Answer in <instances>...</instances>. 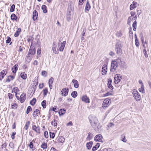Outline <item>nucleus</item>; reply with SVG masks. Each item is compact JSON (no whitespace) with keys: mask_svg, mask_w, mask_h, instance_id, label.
<instances>
[{"mask_svg":"<svg viewBox=\"0 0 151 151\" xmlns=\"http://www.w3.org/2000/svg\"><path fill=\"white\" fill-rule=\"evenodd\" d=\"M36 53V49L35 46H34L32 43L31 44L30 47L28 55L27 56V59L29 60L30 62L32 59V57L30 55H33L35 54Z\"/></svg>","mask_w":151,"mask_h":151,"instance_id":"1","label":"nucleus"},{"mask_svg":"<svg viewBox=\"0 0 151 151\" xmlns=\"http://www.w3.org/2000/svg\"><path fill=\"white\" fill-rule=\"evenodd\" d=\"M121 60L118 58L116 60H112L111 63V65L110 70L111 72H114L117 69L118 67V62L119 61H121Z\"/></svg>","mask_w":151,"mask_h":151,"instance_id":"2","label":"nucleus"},{"mask_svg":"<svg viewBox=\"0 0 151 151\" xmlns=\"http://www.w3.org/2000/svg\"><path fill=\"white\" fill-rule=\"evenodd\" d=\"M132 93L134 98L137 101H139L141 99V97L137 90L134 89L132 91Z\"/></svg>","mask_w":151,"mask_h":151,"instance_id":"3","label":"nucleus"},{"mask_svg":"<svg viewBox=\"0 0 151 151\" xmlns=\"http://www.w3.org/2000/svg\"><path fill=\"white\" fill-rule=\"evenodd\" d=\"M111 101L110 99L106 98L103 101L102 107L103 109H106L110 105Z\"/></svg>","mask_w":151,"mask_h":151,"instance_id":"4","label":"nucleus"},{"mask_svg":"<svg viewBox=\"0 0 151 151\" xmlns=\"http://www.w3.org/2000/svg\"><path fill=\"white\" fill-rule=\"evenodd\" d=\"M122 46L121 44H116L115 45V50L116 54L118 55H121L122 53L121 48Z\"/></svg>","mask_w":151,"mask_h":151,"instance_id":"5","label":"nucleus"},{"mask_svg":"<svg viewBox=\"0 0 151 151\" xmlns=\"http://www.w3.org/2000/svg\"><path fill=\"white\" fill-rule=\"evenodd\" d=\"M26 94L25 93H23L20 95V97L17 96L16 97L17 99L20 101L21 103H23L26 99Z\"/></svg>","mask_w":151,"mask_h":151,"instance_id":"6","label":"nucleus"},{"mask_svg":"<svg viewBox=\"0 0 151 151\" xmlns=\"http://www.w3.org/2000/svg\"><path fill=\"white\" fill-rule=\"evenodd\" d=\"M122 79V76L120 74H116L114 77V82L115 83H118Z\"/></svg>","mask_w":151,"mask_h":151,"instance_id":"7","label":"nucleus"},{"mask_svg":"<svg viewBox=\"0 0 151 151\" xmlns=\"http://www.w3.org/2000/svg\"><path fill=\"white\" fill-rule=\"evenodd\" d=\"M32 129L38 134H39L41 133L40 127L38 125L36 126L35 125H33L32 127Z\"/></svg>","mask_w":151,"mask_h":151,"instance_id":"8","label":"nucleus"},{"mask_svg":"<svg viewBox=\"0 0 151 151\" xmlns=\"http://www.w3.org/2000/svg\"><path fill=\"white\" fill-rule=\"evenodd\" d=\"M69 91L68 88H63L61 91V94L63 96H66L68 94Z\"/></svg>","mask_w":151,"mask_h":151,"instance_id":"9","label":"nucleus"},{"mask_svg":"<svg viewBox=\"0 0 151 151\" xmlns=\"http://www.w3.org/2000/svg\"><path fill=\"white\" fill-rule=\"evenodd\" d=\"M107 65L106 64L104 65L102 68V74L104 75L106 74L107 72Z\"/></svg>","mask_w":151,"mask_h":151,"instance_id":"10","label":"nucleus"},{"mask_svg":"<svg viewBox=\"0 0 151 151\" xmlns=\"http://www.w3.org/2000/svg\"><path fill=\"white\" fill-rule=\"evenodd\" d=\"M103 137L101 134L97 135L94 137V140L96 142H102Z\"/></svg>","mask_w":151,"mask_h":151,"instance_id":"11","label":"nucleus"},{"mask_svg":"<svg viewBox=\"0 0 151 151\" xmlns=\"http://www.w3.org/2000/svg\"><path fill=\"white\" fill-rule=\"evenodd\" d=\"M7 73V72L6 69L3 70L1 71L0 73V80L3 79Z\"/></svg>","mask_w":151,"mask_h":151,"instance_id":"12","label":"nucleus"},{"mask_svg":"<svg viewBox=\"0 0 151 151\" xmlns=\"http://www.w3.org/2000/svg\"><path fill=\"white\" fill-rule=\"evenodd\" d=\"M15 75H10L8 76L5 82L7 83L10 82L11 81H13L15 78Z\"/></svg>","mask_w":151,"mask_h":151,"instance_id":"13","label":"nucleus"},{"mask_svg":"<svg viewBox=\"0 0 151 151\" xmlns=\"http://www.w3.org/2000/svg\"><path fill=\"white\" fill-rule=\"evenodd\" d=\"M52 50L53 52L55 54H58L59 53V51L57 49V45L55 42H53Z\"/></svg>","mask_w":151,"mask_h":151,"instance_id":"14","label":"nucleus"},{"mask_svg":"<svg viewBox=\"0 0 151 151\" xmlns=\"http://www.w3.org/2000/svg\"><path fill=\"white\" fill-rule=\"evenodd\" d=\"M81 100L82 101L86 103H89L90 99L86 95H84L82 96L81 98Z\"/></svg>","mask_w":151,"mask_h":151,"instance_id":"15","label":"nucleus"},{"mask_svg":"<svg viewBox=\"0 0 151 151\" xmlns=\"http://www.w3.org/2000/svg\"><path fill=\"white\" fill-rule=\"evenodd\" d=\"M138 5L137 3L135 1H133L132 3L131 4L130 6L129 9L130 10H132L134 9Z\"/></svg>","mask_w":151,"mask_h":151,"instance_id":"16","label":"nucleus"},{"mask_svg":"<svg viewBox=\"0 0 151 151\" xmlns=\"http://www.w3.org/2000/svg\"><path fill=\"white\" fill-rule=\"evenodd\" d=\"M38 15V13L36 10H35L33 11L32 18L34 21H35L37 19Z\"/></svg>","mask_w":151,"mask_h":151,"instance_id":"17","label":"nucleus"},{"mask_svg":"<svg viewBox=\"0 0 151 151\" xmlns=\"http://www.w3.org/2000/svg\"><path fill=\"white\" fill-rule=\"evenodd\" d=\"M112 80L111 78H109L108 79V83L107 85L108 88L111 89L112 90L114 88L113 86L111 84Z\"/></svg>","mask_w":151,"mask_h":151,"instance_id":"18","label":"nucleus"},{"mask_svg":"<svg viewBox=\"0 0 151 151\" xmlns=\"http://www.w3.org/2000/svg\"><path fill=\"white\" fill-rule=\"evenodd\" d=\"M20 90L19 88L17 87H14L12 90V92L15 93L16 97L17 96V93Z\"/></svg>","mask_w":151,"mask_h":151,"instance_id":"19","label":"nucleus"},{"mask_svg":"<svg viewBox=\"0 0 151 151\" xmlns=\"http://www.w3.org/2000/svg\"><path fill=\"white\" fill-rule=\"evenodd\" d=\"M35 141L34 140H32L29 143V148L32 150V151H34L36 149L35 147L34 146V143H35Z\"/></svg>","mask_w":151,"mask_h":151,"instance_id":"20","label":"nucleus"},{"mask_svg":"<svg viewBox=\"0 0 151 151\" xmlns=\"http://www.w3.org/2000/svg\"><path fill=\"white\" fill-rule=\"evenodd\" d=\"M91 6L88 1H87L85 8V12H88L89 11V10L90 9Z\"/></svg>","mask_w":151,"mask_h":151,"instance_id":"21","label":"nucleus"},{"mask_svg":"<svg viewBox=\"0 0 151 151\" xmlns=\"http://www.w3.org/2000/svg\"><path fill=\"white\" fill-rule=\"evenodd\" d=\"M130 13L131 17H133L132 18V20H136L137 17V15H136L135 12L132 11L130 12Z\"/></svg>","mask_w":151,"mask_h":151,"instance_id":"22","label":"nucleus"},{"mask_svg":"<svg viewBox=\"0 0 151 151\" xmlns=\"http://www.w3.org/2000/svg\"><path fill=\"white\" fill-rule=\"evenodd\" d=\"M54 81V78L53 77H51L49 80L48 84L50 88L52 89V84H53Z\"/></svg>","mask_w":151,"mask_h":151,"instance_id":"23","label":"nucleus"},{"mask_svg":"<svg viewBox=\"0 0 151 151\" xmlns=\"http://www.w3.org/2000/svg\"><path fill=\"white\" fill-rule=\"evenodd\" d=\"M18 65L17 64H15L12 69V72L15 74L18 70Z\"/></svg>","mask_w":151,"mask_h":151,"instance_id":"24","label":"nucleus"},{"mask_svg":"<svg viewBox=\"0 0 151 151\" xmlns=\"http://www.w3.org/2000/svg\"><path fill=\"white\" fill-rule=\"evenodd\" d=\"M65 140V138L61 136H60L57 138V141L58 143H63L64 142Z\"/></svg>","mask_w":151,"mask_h":151,"instance_id":"25","label":"nucleus"},{"mask_svg":"<svg viewBox=\"0 0 151 151\" xmlns=\"http://www.w3.org/2000/svg\"><path fill=\"white\" fill-rule=\"evenodd\" d=\"M66 43V41H63L61 44V45L59 48V50L60 51H63L65 47V44Z\"/></svg>","mask_w":151,"mask_h":151,"instance_id":"26","label":"nucleus"},{"mask_svg":"<svg viewBox=\"0 0 151 151\" xmlns=\"http://www.w3.org/2000/svg\"><path fill=\"white\" fill-rule=\"evenodd\" d=\"M40 112L39 110L37 109H35L34 112L33 114V117L36 118L38 116V114H40Z\"/></svg>","mask_w":151,"mask_h":151,"instance_id":"27","label":"nucleus"},{"mask_svg":"<svg viewBox=\"0 0 151 151\" xmlns=\"http://www.w3.org/2000/svg\"><path fill=\"white\" fill-rule=\"evenodd\" d=\"M72 82L74 84V86L75 88H77L79 87L78 83L77 80L73 79Z\"/></svg>","mask_w":151,"mask_h":151,"instance_id":"28","label":"nucleus"},{"mask_svg":"<svg viewBox=\"0 0 151 151\" xmlns=\"http://www.w3.org/2000/svg\"><path fill=\"white\" fill-rule=\"evenodd\" d=\"M93 144V142L92 141H90L88 142L87 143L86 145L87 149L88 150L91 149Z\"/></svg>","mask_w":151,"mask_h":151,"instance_id":"29","label":"nucleus"},{"mask_svg":"<svg viewBox=\"0 0 151 151\" xmlns=\"http://www.w3.org/2000/svg\"><path fill=\"white\" fill-rule=\"evenodd\" d=\"M41 147L43 150H45L47 148V143L45 142H43L42 144L41 145Z\"/></svg>","mask_w":151,"mask_h":151,"instance_id":"30","label":"nucleus"},{"mask_svg":"<svg viewBox=\"0 0 151 151\" xmlns=\"http://www.w3.org/2000/svg\"><path fill=\"white\" fill-rule=\"evenodd\" d=\"M20 76L24 80H26L27 78V74L25 72H22L20 73Z\"/></svg>","mask_w":151,"mask_h":151,"instance_id":"31","label":"nucleus"},{"mask_svg":"<svg viewBox=\"0 0 151 151\" xmlns=\"http://www.w3.org/2000/svg\"><path fill=\"white\" fill-rule=\"evenodd\" d=\"M51 125L54 127H56L58 124V121L55 119H54L51 122Z\"/></svg>","mask_w":151,"mask_h":151,"instance_id":"32","label":"nucleus"},{"mask_svg":"<svg viewBox=\"0 0 151 151\" xmlns=\"http://www.w3.org/2000/svg\"><path fill=\"white\" fill-rule=\"evenodd\" d=\"M17 17L16 15L14 14H12L11 16V19L12 20L17 21Z\"/></svg>","mask_w":151,"mask_h":151,"instance_id":"33","label":"nucleus"},{"mask_svg":"<svg viewBox=\"0 0 151 151\" xmlns=\"http://www.w3.org/2000/svg\"><path fill=\"white\" fill-rule=\"evenodd\" d=\"M100 146V144L99 143H97L95 146L93 147L92 148L93 151H95L99 148Z\"/></svg>","mask_w":151,"mask_h":151,"instance_id":"34","label":"nucleus"},{"mask_svg":"<svg viewBox=\"0 0 151 151\" xmlns=\"http://www.w3.org/2000/svg\"><path fill=\"white\" fill-rule=\"evenodd\" d=\"M21 28H18L14 34V36L16 37H18L20 34V33L21 32Z\"/></svg>","mask_w":151,"mask_h":151,"instance_id":"35","label":"nucleus"},{"mask_svg":"<svg viewBox=\"0 0 151 151\" xmlns=\"http://www.w3.org/2000/svg\"><path fill=\"white\" fill-rule=\"evenodd\" d=\"M30 124V122L29 121L26 122L25 125L24 127V129L25 130H27L29 128Z\"/></svg>","mask_w":151,"mask_h":151,"instance_id":"36","label":"nucleus"},{"mask_svg":"<svg viewBox=\"0 0 151 151\" xmlns=\"http://www.w3.org/2000/svg\"><path fill=\"white\" fill-rule=\"evenodd\" d=\"M43 95L44 97L46 96L47 95V93L48 92V89L46 88L43 90Z\"/></svg>","mask_w":151,"mask_h":151,"instance_id":"37","label":"nucleus"},{"mask_svg":"<svg viewBox=\"0 0 151 151\" xmlns=\"http://www.w3.org/2000/svg\"><path fill=\"white\" fill-rule=\"evenodd\" d=\"M139 91L140 92H141L142 93H145V91L144 89V85H141V88H139Z\"/></svg>","mask_w":151,"mask_h":151,"instance_id":"38","label":"nucleus"},{"mask_svg":"<svg viewBox=\"0 0 151 151\" xmlns=\"http://www.w3.org/2000/svg\"><path fill=\"white\" fill-rule=\"evenodd\" d=\"M42 9L43 10V12L44 13H46L47 12V7L45 5H43L42 6Z\"/></svg>","mask_w":151,"mask_h":151,"instance_id":"39","label":"nucleus"},{"mask_svg":"<svg viewBox=\"0 0 151 151\" xmlns=\"http://www.w3.org/2000/svg\"><path fill=\"white\" fill-rule=\"evenodd\" d=\"M36 100L35 98H34L30 102V104L32 106H34L36 102Z\"/></svg>","mask_w":151,"mask_h":151,"instance_id":"40","label":"nucleus"},{"mask_svg":"<svg viewBox=\"0 0 151 151\" xmlns=\"http://www.w3.org/2000/svg\"><path fill=\"white\" fill-rule=\"evenodd\" d=\"M65 112H66V110L65 109H60L58 113H59V115H62L63 114H64L65 113Z\"/></svg>","mask_w":151,"mask_h":151,"instance_id":"41","label":"nucleus"},{"mask_svg":"<svg viewBox=\"0 0 151 151\" xmlns=\"http://www.w3.org/2000/svg\"><path fill=\"white\" fill-rule=\"evenodd\" d=\"M135 21L132 24V27L133 28V30L134 31H135L136 30V27H137V22L136 20H134Z\"/></svg>","mask_w":151,"mask_h":151,"instance_id":"42","label":"nucleus"},{"mask_svg":"<svg viewBox=\"0 0 151 151\" xmlns=\"http://www.w3.org/2000/svg\"><path fill=\"white\" fill-rule=\"evenodd\" d=\"M93 137V136L90 132L88 134V135L86 138L87 140H89L91 139Z\"/></svg>","mask_w":151,"mask_h":151,"instance_id":"43","label":"nucleus"},{"mask_svg":"<svg viewBox=\"0 0 151 151\" xmlns=\"http://www.w3.org/2000/svg\"><path fill=\"white\" fill-rule=\"evenodd\" d=\"M46 100H44L41 103V105L44 109L46 107Z\"/></svg>","mask_w":151,"mask_h":151,"instance_id":"44","label":"nucleus"},{"mask_svg":"<svg viewBox=\"0 0 151 151\" xmlns=\"http://www.w3.org/2000/svg\"><path fill=\"white\" fill-rule=\"evenodd\" d=\"M41 48H39L37 50V57H40V55L41 54Z\"/></svg>","mask_w":151,"mask_h":151,"instance_id":"45","label":"nucleus"},{"mask_svg":"<svg viewBox=\"0 0 151 151\" xmlns=\"http://www.w3.org/2000/svg\"><path fill=\"white\" fill-rule=\"evenodd\" d=\"M49 135L50 138L52 139H53L55 137V134L54 132H50Z\"/></svg>","mask_w":151,"mask_h":151,"instance_id":"46","label":"nucleus"},{"mask_svg":"<svg viewBox=\"0 0 151 151\" xmlns=\"http://www.w3.org/2000/svg\"><path fill=\"white\" fill-rule=\"evenodd\" d=\"M78 93L76 91H73L71 94V96L73 98H76L77 96Z\"/></svg>","mask_w":151,"mask_h":151,"instance_id":"47","label":"nucleus"},{"mask_svg":"<svg viewBox=\"0 0 151 151\" xmlns=\"http://www.w3.org/2000/svg\"><path fill=\"white\" fill-rule=\"evenodd\" d=\"M18 106V105L16 102H14L11 105V107L12 109H17Z\"/></svg>","mask_w":151,"mask_h":151,"instance_id":"48","label":"nucleus"},{"mask_svg":"<svg viewBox=\"0 0 151 151\" xmlns=\"http://www.w3.org/2000/svg\"><path fill=\"white\" fill-rule=\"evenodd\" d=\"M126 137L124 135L122 134L121 135V140L124 142H126L127 140L125 138Z\"/></svg>","mask_w":151,"mask_h":151,"instance_id":"49","label":"nucleus"},{"mask_svg":"<svg viewBox=\"0 0 151 151\" xmlns=\"http://www.w3.org/2000/svg\"><path fill=\"white\" fill-rule=\"evenodd\" d=\"M32 109L31 107L30 106H29L27 107V109L26 113L27 114H28L30 111H32Z\"/></svg>","mask_w":151,"mask_h":151,"instance_id":"50","label":"nucleus"},{"mask_svg":"<svg viewBox=\"0 0 151 151\" xmlns=\"http://www.w3.org/2000/svg\"><path fill=\"white\" fill-rule=\"evenodd\" d=\"M16 132H14L11 135V137L12 139H14L15 138V135L16 134Z\"/></svg>","mask_w":151,"mask_h":151,"instance_id":"51","label":"nucleus"},{"mask_svg":"<svg viewBox=\"0 0 151 151\" xmlns=\"http://www.w3.org/2000/svg\"><path fill=\"white\" fill-rule=\"evenodd\" d=\"M132 19V17L131 16H129L128 17L127 19V24L130 25L131 23V21Z\"/></svg>","mask_w":151,"mask_h":151,"instance_id":"52","label":"nucleus"},{"mask_svg":"<svg viewBox=\"0 0 151 151\" xmlns=\"http://www.w3.org/2000/svg\"><path fill=\"white\" fill-rule=\"evenodd\" d=\"M15 8V5L14 4H12L11 7L10 11L11 12H13L14 11Z\"/></svg>","mask_w":151,"mask_h":151,"instance_id":"53","label":"nucleus"},{"mask_svg":"<svg viewBox=\"0 0 151 151\" xmlns=\"http://www.w3.org/2000/svg\"><path fill=\"white\" fill-rule=\"evenodd\" d=\"M116 35L118 37H121L122 35V32L121 31H120L118 32H117L116 34Z\"/></svg>","mask_w":151,"mask_h":151,"instance_id":"54","label":"nucleus"},{"mask_svg":"<svg viewBox=\"0 0 151 151\" xmlns=\"http://www.w3.org/2000/svg\"><path fill=\"white\" fill-rule=\"evenodd\" d=\"M98 121L97 119L96 118L95 119V122H93V121L91 120H90L91 123V124H93V123L94 124H97Z\"/></svg>","mask_w":151,"mask_h":151,"instance_id":"55","label":"nucleus"},{"mask_svg":"<svg viewBox=\"0 0 151 151\" xmlns=\"http://www.w3.org/2000/svg\"><path fill=\"white\" fill-rule=\"evenodd\" d=\"M44 136L46 138H48L49 136L48 132L47 131H45L44 133Z\"/></svg>","mask_w":151,"mask_h":151,"instance_id":"56","label":"nucleus"},{"mask_svg":"<svg viewBox=\"0 0 151 151\" xmlns=\"http://www.w3.org/2000/svg\"><path fill=\"white\" fill-rule=\"evenodd\" d=\"M14 96V95L11 93H8V96L9 99H12L13 98Z\"/></svg>","mask_w":151,"mask_h":151,"instance_id":"57","label":"nucleus"},{"mask_svg":"<svg viewBox=\"0 0 151 151\" xmlns=\"http://www.w3.org/2000/svg\"><path fill=\"white\" fill-rule=\"evenodd\" d=\"M47 72L45 70L43 71L42 72V76L46 77L47 75Z\"/></svg>","mask_w":151,"mask_h":151,"instance_id":"58","label":"nucleus"},{"mask_svg":"<svg viewBox=\"0 0 151 151\" xmlns=\"http://www.w3.org/2000/svg\"><path fill=\"white\" fill-rule=\"evenodd\" d=\"M7 40H6V43H9L11 40V38L9 36L7 37Z\"/></svg>","mask_w":151,"mask_h":151,"instance_id":"59","label":"nucleus"},{"mask_svg":"<svg viewBox=\"0 0 151 151\" xmlns=\"http://www.w3.org/2000/svg\"><path fill=\"white\" fill-rule=\"evenodd\" d=\"M135 44L137 47H139V43L138 39H135Z\"/></svg>","mask_w":151,"mask_h":151,"instance_id":"60","label":"nucleus"},{"mask_svg":"<svg viewBox=\"0 0 151 151\" xmlns=\"http://www.w3.org/2000/svg\"><path fill=\"white\" fill-rule=\"evenodd\" d=\"M143 52L146 58L148 57V55L146 49H143Z\"/></svg>","mask_w":151,"mask_h":151,"instance_id":"61","label":"nucleus"},{"mask_svg":"<svg viewBox=\"0 0 151 151\" xmlns=\"http://www.w3.org/2000/svg\"><path fill=\"white\" fill-rule=\"evenodd\" d=\"M85 1L86 0H79L78 4L80 5H82Z\"/></svg>","mask_w":151,"mask_h":151,"instance_id":"62","label":"nucleus"},{"mask_svg":"<svg viewBox=\"0 0 151 151\" xmlns=\"http://www.w3.org/2000/svg\"><path fill=\"white\" fill-rule=\"evenodd\" d=\"M52 110L56 112L58 111V109L56 106H55L53 107Z\"/></svg>","mask_w":151,"mask_h":151,"instance_id":"63","label":"nucleus"},{"mask_svg":"<svg viewBox=\"0 0 151 151\" xmlns=\"http://www.w3.org/2000/svg\"><path fill=\"white\" fill-rule=\"evenodd\" d=\"M29 134L31 137H33L34 135V133L32 131H30L29 132Z\"/></svg>","mask_w":151,"mask_h":151,"instance_id":"64","label":"nucleus"}]
</instances>
